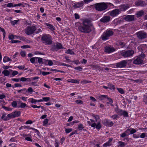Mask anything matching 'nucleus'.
<instances>
[{"instance_id":"f257e3e1","label":"nucleus","mask_w":147,"mask_h":147,"mask_svg":"<svg viewBox=\"0 0 147 147\" xmlns=\"http://www.w3.org/2000/svg\"><path fill=\"white\" fill-rule=\"evenodd\" d=\"M82 24L78 28L79 31L84 33H89L91 32L92 24L90 20L88 19H83Z\"/></svg>"},{"instance_id":"f03ea898","label":"nucleus","mask_w":147,"mask_h":147,"mask_svg":"<svg viewBox=\"0 0 147 147\" xmlns=\"http://www.w3.org/2000/svg\"><path fill=\"white\" fill-rule=\"evenodd\" d=\"M41 41L42 43L46 45H49L52 43V38L49 34H45L42 35L41 38Z\"/></svg>"},{"instance_id":"7ed1b4c3","label":"nucleus","mask_w":147,"mask_h":147,"mask_svg":"<svg viewBox=\"0 0 147 147\" xmlns=\"http://www.w3.org/2000/svg\"><path fill=\"white\" fill-rule=\"evenodd\" d=\"M96 10L99 11L105 10L107 8V4L105 3H96L93 5Z\"/></svg>"},{"instance_id":"20e7f679","label":"nucleus","mask_w":147,"mask_h":147,"mask_svg":"<svg viewBox=\"0 0 147 147\" xmlns=\"http://www.w3.org/2000/svg\"><path fill=\"white\" fill-rule=\"evenodd\" d=\"M113 32L112 30H107L104 32L101 36L102 40H106L108 39L109 37L113 34Z\"/></svg>"},{"instance_id":"39448f33","label":"nucleus","mask_w":147,"mask_h":147,"mask_svg":"<svg viewBox=\"0 0 147 147\" xmlns=\"http://www.w3.org/2000/svg\"><path fill=\"white\" fill-rule=\"evenodd\" d=\"M145 57L144 54L138 56L133 61V63L136 65H139L143 63L144 58Z\"/></svg>"},{"instance_id":"423d86ee","label":"nucleus","mask_w":147,"mask_h":147,"mask_svg":"<svg viewBox=\"0 0 147 147\" xmlns=\"http://www.w3.org/2000/svg\"><path fill=\"white\" fill-rule=\"evenodd\" d=\"M36 30V27L32 26L27 27L25 30V33L28 35H29L33 34Z\"/></svg>"},{"instance_id":"0eeeda50","label":"nucleus","mask_w":147,"mask_h":147,"mask_svg":"<svg viewBox=\"0 0 147 147\" xmlns=\"http://www.w3.org/2000/svg\"><path fill=\"white\" fill-rule=\"evenodd\" d=\"M134 53V51L130 50L122 51L121 53V55L124 58H127L132 56Z\"/></svg>"},{"instance_id":"6e6552de","label":"nucleus","mask_w":147,"mask_h":147,"mask_svg":"<svg viewBox=\"0 0 147 147\" xmlns=\"http://www.w3.org/2000/svg\"><path fill=\"white\" fill-rule=\"evenodd\" d=\"M115 111L118 114V115L120 116H123L124 117L128 116V113L127 111H123L121 109H119L117 107L115 109Z\"/></svg>"},{"instance_id":"1a4fd4ad","label":"nucleus","mask_w":147,"mask_h":147,"mask_svg":"<svg viewBox=\"0 0 147 147\" xmlns=\"http://www.w3.org/2000/svg\"><path fill=\"white\" fill-rule=\"evenodd\" d=\"M115 111L118 114V115L120 116H123L124 117L128 116V113L127 111H123L121 109H119L117 107L115 109Z\"/></svg>"},{"instance_id":"9d476101","label":"nucleus","mask_w":147,"mask_h":147,"mask_svg":"<svg viewBox=\"0 0 147 147\" xmlns=\"http://www.w3.org/2000/svg\"><path fill=\"white\" fill-rule=\"evenodd\" d=\"M109 14L112 17L117 16L121 13V10L119 9H115L109 12Z\"/></svg>"},{"instance_id":"9b49d317","label":"nucleus","mask_w":147,"mask_h":147,"mask_svg":"<svg viewBox=\"0 0 147 147\" xmlns=\"http://www.w3.org/2000/svg\"><path fill=\"white\" fill-rule=\"evenodd\" d=\"M127 64V61L125 60H124L117 63L115 66L117 68H124L126 66Z\"/></svg>"},{"instance_id":"f8f14e48","label":"nucleus","mask_w":147,"mask_h":147,"mask_svg":"<svg viewBox=\"0 0 147 147\" xmlns=\"http://www.w3.org/2000/svg\"><path fill=\"white\" fill-rule=\"evenodd\" d=\"M137 36L139 38L141 39L146 38L147 36L146 33L143 31H141L137 32Z\"/></svg>"},{"instance_id":"ddd939ff","label":"nucleus","mask_w":147,"mask_h":147,"mask_svg":"<svg viewBox=\"0 0 147 147\" xmlns=\"http://www.w3.org/2000/svg\"><path fill=\"white\" fill-rule=\"evenodd\" d=\"M129 5L128 4H123L119 6V10H121V11H125L126 10L129 8Z\"/></svg>"},{"instance_id":"4468645a","label":"nucleus","mask_w":147,"mask_h":147,"mask_svg":"<svg viewBox=\"0 0 147 147\" xmlns=\"http://www.w3.org/2000/svg\"><path fill=\"white\" fill-rule=\"evenodd\" d=\"M111 19V17L110 16H103L102 18L100 19V21L101 22L104 23H107L109 22Z\"/></svg>"},{"instance_id":"2eb2a0df","label":"nucleus","mask_w":147,"mask_h":147,"mask_svg":"<svg viewBox=\"0 0 147 147\" xmlns=\"http://www.w3.org/2000/svg\"><path fill=\"white\" fill-rule=\"evenodd\" d=\"M146 4L145 1L142 0H139L136 1L135 3V5L136 6H140L143 7L146 5Z\"/></svg>"},{"instance_id":"dca6fc26","label":"nucleus","mask_w":147,"mask_h":147,"mask_svg":"<svg viewBox=\"0 0 147 147\" xmlns=\"http://www.w3.org/2000/svg\"><path fill=\"white\" fill-rule=\"evenodd\" d=\"M115 51V49L111 47H106L105 48V51L107 53H110Z\"/></svg>"},{"instance_id":"f3484780","label":"nucleus","mask_w":147,"mask_h":147,"mask_svg":"<svg viewBox=\"0 0 147 147\" xmlns=\"http://www.w3.org/2000/svg\"><path fill=\"white\" fill-rule=\"evenodd\" d=\"M124 19L127 21H131L135 20L134 16L133 15H128L124 17Z\"/></svg>"},{"instance_id":"a211bd4d","label":"nucleus","mask_w":147,"mask_h":147,"mask_svg":"<svg viewBox=\"0 0 147 147\" xmlns=\"http://www.w3.org/2000/svg\"><path fill=\"white\" fill-rule=\"evenodd\" d=\"M11 119L19 117L20 115V111H15L10 113Z\"/></svg>"},{"instance_id":"6ab92c4d","label":"nucleus","mask_w":147,"mask_h":147,"mask_svg":"<svg viewBox=\"0 0 147 147\" xmlns=\"http://www.w3.org/2000/svg\"><path fill=\"white\" fill-rule=\"evenodd\" d=\"M10 115H11L10 114H9L7 115H6V114H4L1 117V118L5 121L8 120L9 119H11Z\"/></svg>"},{"instance_id":"aec40b11","label":"nucleus","mask_w":147,"mask_h":147,"mask_svg":"<svg viewBox=\"0 0 147 147\" xmlns=\"http://www.w3.org/2000/svg\"><path fill=\"white\" fill-rule=\"evenodd\" d=\"M113 140V139L109 138L108 141L107 142L104 144L103 145V147H107V146H109L112 144L111 142Z\"/></svg>"},{"instance_id":"412c9836","label":"nucleus","mask_w":147,"mask_h":147,"mask_svg":"<svg viewBox=\"0 0 147 147\" xmlns=\"http://www.w3.org/2000/svg\"><path fill=\"white\" fill-rule=\"evenodd\" d=\"M84 5L83 1H80L76 3L73 5V7L75 8H79L82 7Z\"/></svg>"},{"instance_id":"4be33fe9","label":"nucleus","mask_w":147,"mask_h":147,"mask_svg":"<svg viewBox=\"0 0 147 147\" xmlns=\"http://www.w3.org/2000/svg\"><path fill=\"white\" fill-rule=\"evenodd\" d=\"M91 126L92 127H95L96 126V129H100L101 127L100 122H98L97 125L95 123H93L91 125Z\"/></svg>"},{"instance_id":"5701e85b","label":"nucleus","mask_w":147,"mask_h":147,"mask_svg":"<svg viewBox=\"0 0 147 147\" xmlns=\"http://www.w3.org/2000/svg\"><path fill=\"white\" fill-rule=\"evenodd\" d=\"M20 80L22 82H30L31 81V79L30 78H26L25 77H22L20 79Z\"/></svg>"},{"instance_id":"b1692460","label":"nucleus","mask_w":147,"mask_h":147,"mask_svg":"<svg viewBox=\"0 0 147 147\" xmlns=\"http://www.w3.org/2000/svg\"><path fill=\"white\" fill-rule=\"evenodd\" d=\"M144 11L142 10H141L138 11L136 14V15L137 16L138 18H139L143 16L144 15Z\"/></svg>"},{"instance_id":"393cba45","label":"nucleus","mask_w":147,"mask_h":147,"mask_svg":"<svg viewBox=\"0 0 147 147\" xmlns=\"http://www.w3.org/2000/svg\"><path fill=\"white\" fill-rule=\"evenodd\" d=\"M46 25L52 31L55 30V28L52 25L48 24L46 23Z\"/></svg>"},{"instance_id":"a878e982","label":"nucleus","mask_w":147,"mask_h":147,"mask_svg":"<svg viewBox=\"0 0 147 147\" xmlns=\"http://www.w3.org/2000/svg\"><path fill=\"white\" fill-rule=\"evenodd\" d=\"M45 59L40 57H37V61L40 64H43L45 62V61L44 60Z\"/></svg>"},{"instance_id":"bb28decb","label":"nucleus","mask_w":147,"mask_h":147,"mask_svg":"<svg viewBox=\"0 0 147 147\" xmlns=\"http://www.w3.org/2000/svg\"><path fill=\"white\" fill-rule=\"evenodd\" d=\"M3 74L5 76H8L10 74V72L7 69L4 70L2 72Z\"/></svg>"},{"instance_id":"cd10ccee","label":"nucleus","mask_w":147,"mask_h":147,"mask_svg":"<svg viewBox=\"0 0 147 147\" xmlns=\"http://www.w3.org/2000/svg\"><path fill=\"white\" fill-rule=\"evenodd\" d=\"M110 117L113 120H117L119 118L118 115L114 114L110 116Z\"/></svg>"},{"instance_id":"c85d7f7f","label":"nucleus","mask_w":147,"mask_h":147,"mask_svg":"<svg viewBox=\"0 0 147 147\" xmlns=\"http://www.w3.org/2000/svg\"><path fill=\"white\" fill-rule=\"evenodd\" d=\"M20 21V20L19 19L18 20H14L13 21L11 20V24L13 25L14 26L15 24H17Z\"/></svg>"},{"instance_id":"c756f323","label":"nucleus","mask_w":147,"mask_h":147,"mask_svg":"<svg viewBox=\"0 0 147 147\" xmlns=\"http://www.w3.org/2000/svg\"><path fill=\"white\" fill-rule=\"evenodd\" d=\"M11 61V60L10 58L6 56H5L3 59V61L4 63Z\"/></svg>"},{"instance_id":"7c9ffc66","label":"nucleus","mask_w":147,"mask_h":147,"mask_svg":"<svg viewBox=\"0 0 147 147\" xmlns=\"http://www.w3.org/2000/svg\"><path fill=\"white\" fill-rule=\"evenodd\" d=\"M108 88L111 90H114L115 89V86L111 84H109L108 85Z\"/></svg>"},{"instance_id":"2f4dec72","label":"nucleus","mask_w":147,"mask_h":147,"mask_svg":"<svg viewBox=\"0 0 147 147\" xmlns=\"http://www.w3.org/2000/svg\"><path fill=\"white\" fill-rule=\"evenodd\" d=\"M106 123L107 125L109 127H111L113 126L114 124V123L112 121H109L107 120H106Z\"/></svg>"},{"instance_id":"473e14b6","label":"nucleus","mask_w":147,"mask_h":147,"mask_svg":"<svg viewBox=\"0 0 147 147\" xmlns=\"http://www.w3.org/2000/svg\"><path fill=\"white\" fill-rule=\"evenodd\" d=\"M90 66L93 69H100V67L97 65H91Z\"/></svg>"},{"instance_id":"72a5a7b5","label":"nucleus","mask_w":147,"mask_h":147,"mask_svg":"<svg viewBox=\"0 0 147 147\" xmlns=\"http://www.w3.org/2000/svg\"><path fill=\"white\" fill-rule=\"evenodd\" d=\"M29 102L32 104H36L37 102V100L33 98H30L28 99Z\"/></svg>"},{"instance_id":"f704fd0d","label":"nucleus","mask_w":147,"mask_h":147,"mask_svg":"<svg viewBox=\"0 0 147 147\" xmlns=\"http://www.w3.org/2000/svg\"><path fill=\"white\" fill-rule=\"evenodd\" d=\"M92 116L94 117L96 120V122H100L99 117L98 115H95L94 114H92Z\"/></svg>"},{"instance_id":"c9c22d12","label":"nucleus","mask_w":147,"mask_h":147,"mask_svg":"<svg viewBox=\"0 0 147 147\" xmlns=\"http://www.w3.org/2000/svg\"><path fill=\"white\" fill-rule=\"evenodd\" d=\"M118 145L117 147H124L125 146V144L124 142L119 141L118 142Z\"/></svg>"},{"instance_id":"e433bc0d","label":"nucleus","mask_w":147,"mask_h":147,"mask_svg":"<svg viewBox=\"0 0 147 147\" xmlns=\"http://www.w3.org/2000/svg\"><path fill=\"white\" fill-rule=\"evenodd\" d=\"M27 90L26 89V88H24L22 89L19 90H18V92L19 93H22L24 94H26L27 93Z\"/></svg>"},{"instance_id":"4c0bfd02","label":"nucleus","mask_w":147,"mask_h":147,"mask_svg":"<svg viewBox=\"0 0 147 147\" xmlns=\"http://www.w3.org/2000/svg\"><path fill=\"white\" fill-rule=\"evenodd\" d=\"M45 62H48V65L49 66H52L53 65V63L51 60H44Z\"/></svg>"},{"instance_id":"58836bf2","label":"nucleus","mask_w":147,"mask_h":147,"mask_svg":"<svg viewBox=\"0 0 147 147\" xmlns=\"http://www.w3.org/2000/svg\"><path fill=\"white\" fill-rule=\"evenodd\" d=\"M100 99L101 100H103L105 98H107L108 97V96L107 95H101L99 97Z\"/></svg>"},{"instance_id":"ea45409f","label":"nucleus","mask_w":147,"mask_h":147,"mask_svg":"<svg viewBox=\"0 0 147 147\" xmlns=\"http://www.w3.org/2000/svg\"><path fill=\"white\" fill-rule=\"evenodd\" d=\"M37 60V57H34L31 58L30 59V62L31 63H34L35 62L36 60Z\"/></svg>"},{"instance_id":"a19ab883","label":"nucleus","mask_w":147,"mask_h":147,"mask_svg":"<svg viewBox=\"0 0 147 147\" xmlns=\"http://www.w3.org/2000/svg\"><path fill=\"white\" fill-rule=\"evenodd\" d=\"M20 106L18 107V108L20 107L21 108H24L27 106V105L26 103H23L21 101L20 102Z\"/></svg>"},{"instance_id":"79ce46f5","label":"nucleus","mask_w":147,"mask_h":147,"mask_svg":"<svg viewBox=\"0 0 147 147\" xmlns=\"http://www.w3.org/2000/svg\"><path fill=\"white\" fill-rule=\"evenodd\" d=\"M58 49L57 48L56 45H54L52 46L51 50L53 51H57Z\"/></svg>"},{"instance_id":"37998d69","label":"nucleus","mask_w":147,"mask_h":147,"mask_svg":"<svg viewBox=\"0 0 147 147\" xmlns=\"http://www.w3.org/2000/svg\"><path fill=\"white\" fill-rule=\"evenodd\" d=\"M68 82H70L72 83H79V81L77 80H74V79H71L70 81H68Z\"/></svg>"},{"instance_id":"c03bdc74","label":"nucleus","mask_w":147,"mask_h":147,"mask_svg":"<svg viewBox=\"0 0 147 147\" xmlns=\"http://www.w3.org/2000/svg\"><path fill=\"white\" fill-rule=\"evenodd\" d=\"M65 53L67 54H69L70 55L74 54V52L70 49H68L67 50V51L65 52Z\"/></svg>"},{"instance_id":"a18cd8bd","label":"nucleus","mask_w":147,"mask_h":147,"mask_svg":"<svg viewBox=\"0 0 147 147\" xmlns=\"http://www.w3.org/2000/svg\"><path fill=\"white\" fill-rule=\"evenodd\" d=\"M56 46L57 49H63V47L61 44L59 43H58L57 44Z\"/></svg>"},{"instance_id":"49530a36","label":"nucleus","mask_w":147,"mask_h":147,"mask_svg":"<svg viewBox=\"0 0 147 147\" xmlns=\"http://www.w3.org/2000/svg\"><path fill=\"white\" fill-rule=\"evenodd\" d=\"M78 129L79 130H82L84 128L83 125L82 124H80L78 125Z\"/></svg>"},{"instance_id":"de8ad7c7","label":"nucleus","mask_w":147,"mask_h":147,"mask_svg":"<svg viewBox=\"0 0 147 147\" xmlns=\"http://www.w3.org/2000/svg\"><path fill=\"white\" fill-rule=\"evenodd\" d=\"M49 120L47 119H45L43 121V125L44 126H46Z\"/></svg>"},{"instance_id":"09e8293b","label":"nucleus","mask_w":147,"mask_h":147,"mask_svg":"<svg viewBox=\"0 0 147 147\" xmlns=\"http://www.w3.org/2000/svg\"><path fill=\"white\" fill-rule=\"evenodd\" d=\"M117 89L118 91L121 94H123L124 93V91L122 88H117Z\"/></svg>"},{"instance_id":"8fccbe9b","label":"nucleus","mask_w":147,"mask_h":147,"mask_svg":"<svg viewBox=\"0 0 147 147\" xmlns=\"http://www.w3.org/2000/svg\"><path fill=\"white\" fill-rule=\"evenodd\" d=\"M31 107H33L34 108H41L42 109L43 108V107L41 106H38L35 105H32L31 106Z\"/></svg>"},{"instance_id":"3c124183","label":"nucleus","mask_w":147,"mask_h":147,"mask_svg":"<svg viewBox=\"0 0 147 147\" xmlns=\"http://www.w3.org/2000/svg\"><path fill=\"white\" fill-rule=\"evenodd\" d=\"M136 130L135 129L130 128V134H134L136 133Z\"/></svg>"},{"instance_id":"603ef678","label":"nucleus","mask_w":147,"mask_h":147,"mask_svg":"<svg viewBox=\"0 0 147 147\" xmlns=\"http://www.w3.org/2000/svg\"><path fill=\"white\" fill-rule=\"evenodd\" d=\"M12 106L13 107H16L17 106V103L16 101H13L11 104Z\"/></svg>"},{"instance_id":"864d4df0","label":"nucleus","mask_w":147,"mask_h":147,"mask_svg":"<svg viewBox=\"0 0 147 147\" xmlns=\"http://www.w3.org/2000/svg\"><path fill=\"white\" fill-rule=\"evenodd\" d=\"M7 6L8 7H14V5L12 3H9L6 4Z\"/></svg>"},{"instance_id":"5fc2aeb1","label":"nucleus","mask_w":147,"mask_h":147,"mask_svg":"<svg viewBox=\"0 0 147 147\" xmlns=\"http://www.w3.org/2000/svg\"><path fill=\"white\" fill-rule=\"evenodd\" d=\"M24 3H20L14 5V7L20 6H22L23 7H25V6L23 5Z\"/></svg>"},{"instance_id":"6e6d98bb","label":"nucleus","mask_w":147,"mask_h":147,"mask_svg":"<svg viewBox=\"0 0 147 147\" xmlns=\"http://www.w3.org/2000/svg\"><path fill=\"white\" fill-rule=\"evenodd\" d=\"M72 130V129L71 128H68V129H66L65 128V132L67 133L68 134L69 133V132L71 131Z\"/></svg>"},{"instance_id":"4d7b16f0","label":"nucleus","mask_w":147,"mask_h":147,"mask_svg":"<svg viewBox=\"0 0 147 147\" xmlns=\"http://www.w3.org/2000/svg\"><path fill=\"white\" fill-rule=\"evenodd\" d=\"M126 135H128L130 134V129H128L125 131Z\"/></svg>"},{"instance_id":"13d9d810","label":"nucleus","mask_w":147,"mask_h":147,"mask_svg":"<svg viewBox=\"0 0 147 147\" xmlns=\"http://www.w3.org/2000/svg\"><path fill=\"white\" fill-rule=\"evenodd\" d=\"M143 101L145 104L147 105V96H144Z\"/></svg>"},{"instance_id":"bf43d9fd","label":"nucleus","mask_w":147,"mask_h":147,"mask_svg":"<svg viewBox=\"0 0 147 147\" xmlns=\"http://www.w3.org/2000/svg\"><path fill=\"white\" fill-rule=\"evenodd\" d=\"M74 68L75 69L78 70L79 71H81L82 69V67L80 66L75 67Z\"/></svg>"},{"instance_id":"052dcab7","label":"nucleus","mask_w":147,"mask_h":147,"mask_svg":"<svg viewBox=\"0 0 147 147\" xmlns=\"http://www.w3.org/2000/svg\"><path fill=\"white\" fill-rule=\"evenodd\" d=\"M41 74L43 76H46L47 75H48L50 74V73L49 72H41Z\"/></svg>"},{"instance_id":"680f3d73","label":"nucleus","mask_w":147,"mask_h":147,"mask_svg":"<svg viewBox=\"0 0 147 147\" xmlns=\"http://www.w3.org/2000/svg\"><path fill=\"white\" fill-rule=\"evenodd\" d=\"M75 102L78 104H82L83 103V101L80 100H76Z\"/></svg>"},{"instance_id":"e2e57ef3","label":"nucleus","mask_w":147,"mask_h":147,"mask_svg":"<svg viewBox=\"0 0 147 147\" xmlns=\"http://www.w3.org/2000/svg\"><path fill=\"white\" fill-rule=\"evenodd\" d=\"M107 99L109 101V102H107V104H109L110 103H113V100L111 98H110L108 97Z\"/></svg>"},{"instance_id":"0e129e2a","label":"nucleus","mask_w":147,"mask_h":147,"mask_svg":"<svg viewBox=\"0 0 147 147\" xmlns=\"http://www.w3.org/2000/svg\"><path fill=\"white\" fill-rule=\"evenodd\" d=\"M30 48V46L28 45H23L21 47V48L22 49H26Z\"/></svg>"},{"instance_id":"69168bd1","label":"nucleus","mask_w":147,"mask_h":147,"mask_svg":"<svg viewBox=\"0 0 147 147\" xmlns=\"http://www.w3.org/2000/svg\"><path fill=\"white\" fill-rule=\"evenodd\" d=\"M76 65H78L80 63V62L78 60H77L72 61Z\"/></svg>"},{"instance_id":"338daca9","label":"nucleus","mask_w":147,"mask_h":147,"mask_svg":"<svg viewBox=\"0 0 147 147\" xmlns=\"http://www.w3.org/2000/svg\"><path fill=\"white\" fill-rule=\"evenodd\" d=\"M42 98L43 101H47L50 99V98L49 97H43Z\"/></svg>"},{"instance_id":"774afa93","label":"nucleus","mask_w":147,"mask_h":147,"mask_svg":"<svg viewBox=\"0 0 147 147\" xmlns=\"http://www.w3.org/2000/svg\"><path fill=\"white\" fill-rule=\"evenodd\" d=\"M114 22L116 24H119L121 22L119 20L117 19L115 20Z\"/></svg>"}]
</instances>
